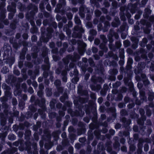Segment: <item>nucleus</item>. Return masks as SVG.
<instances>
[{
    "label": "nucleus",
    "instance_id": "obj_1",
    "mask_svg": "<svg viewBox=\"0 0 154 154\" xmlns=\"http://www.w3.org/2000/svg\"><path fill=\"white\" fill-rule=\"evenodd\" d=\"M54 29L48 27L46 29V32L44 31L42 32V40L44 42H47L52 36V34L54 32Z\"/></svg>",
    "mask_w": 154,
    "mask_h": 154
},
{
    "label": "nucleus",
    "instance_id": "obj_2",
    "mask_svg": "<svg viewBox=\"0 0 154 154\" xmlns=\"http://www.w3.org/2000/svg\"><path fill=\"white\" fill-rule=\"evenodd\" d=\"M94 103L92 100H89L88 104H85L84 106V110L86 114H90L92 110L96 109V107L94 105Z\"/></svg>",
    "mask_w": 154,
    "mask_h": 154
},
{
    "label": "nucleus",
    "instance_id": "obj_3",
    "mask_svg": "<svg viewBox=\"0 0 154 154\" xmlns=\"http://www.w3.org/2000/svg\"><path fill=\"white\" fill-rule=\"evenodd\" d=\"M75 108H78V110H75L73 112L72 116L76 117H82L85 115V112L82 110L83 109H84V106L80 104Z\"/></svg>",
    "mask_w": 154,
    "mask_h": 154
},
{
    "label": "nucleus",
    "instance_id": "obj_4",
    "mask_svg": "<svg viewBox=\"0 0 154 154\" xmlns=\"http://www.w3.org/2000/svg\"><path fill=\"white\" fill-rule=\"evenodd\" d=\"M146 66L145 63L144 62H139L137 66L134 69V71L136 74L141 73L143 70L145 68Z\"/></svg>",
    "mask_w": 154,
    "mask_h": 154
},
{
    "label": "nucleus",
    "instance_id": "obj_5",
    "mask_svg": "<svg viewBox=\"0 0 154 154\" xmlns=\"http://www.w3.org/2000/svg\"><path fill=\"white\" fill-rule=\"evenodd\" d=\"M48 49L46 47L43 48L42 53V55L44 57V62L46 64H50L49 62V58L48 56Z\"/></svg>",
    "mask_w": 154,
    "mask_h": 154
},
{
    "label": "nucleus",
    "instance_id": "obj_6",
    "mask_svg": "<svg viewBox=\"0 0 154 154\" xmlns=\"http://www.w3.org/2000/svg\"><path fill=\"white\" fill-rule=\"evenodd\" d=\"M148 42V40L147 38L144 37L143 38L142 40V41L140 42L139 45L142 48H140V51L141 52H143L145 51V50L143 49V48H145L147 45Z\"/></svg>",
    "mask_w": 154,
    "mask_h": 154
},
{
    "label": "nucleus",
    "instance_id": "obj_7",
    "mask_svg": "<svg viewBox=\"0 0 154 154\" xmlns=\"http://www.w3.org/2000/svg\"><path fill=\"white\" fill-rule=\"evenodd\" d=\"M102 36L105 38V39H103V42L100 44L99 48L103 51L106 52L108 51V48L106 46V44L107 42L106 39L104 35H103Z\"/></svg>",
    "mask_w": 154,
    "mask_h": 154
},
{
    "label": "nucleus",
    "instance_id": "obj_8",
    "mask_svg": "<svg viewBox=\"0 0 154 154\" xmlns=\"http://www.w3.org/2000/svg\"><path fill=\"white\" fill-rule=\"evenodd\" d=\"M118 70L116 68L111 69L109 70V73L111 75L110 79L112 80L115 81V76L118 74Z\"/></svg>",
    "mask_w": 154,
    "mask_h": 154
},
{
    "label": "nucleus",
    "instance_id": "obj_9",
    "mask_svg": "<svg viewBox=\"0 0 154 154\" xmlns=\"http://www.w3.org/2000/svg\"><path fill=\"white\" fill-rule=\"evenodd\" d=\"M73 31H74L77 32H80V33L82 34L85 32V30L82 28V25H77L74 26L73 28Z\"/></svg>",
    "mask_w": 154,
    "mask_h": 154
},
{
    "label": "nucleus",
    "instance_id": "obj_10",
    "mask_svg": "<svg viewBox=\"0 0 154 154\" xmlns=\"http://www.w3.org/2000/svg\"><path fill=\"white\" fill-rule=\"evenodd\" d=\"M78 126L81 128L78 130V132L81 134L85 132L86 129L85 128V125L84 123L82 122H79L78 124Z\"/></svg>",
    "mask_w": 154,
    "mask_h": 154
},
{
    "label": "nucleus",
    "instance_id": "obj_11",
    "mask_svg": "<svg viewBox=\"0 0 154 154\" xmlns=\"http://www.w3.org/2000/svg\"><path fill=\"white\" fill-rule=\"evenodd\" d=\"M71 57V60L72 62H75L78 60L80 58V56L76 52H74L73 55L70 54Z\"/></svg>",
    "mask_w": 154,
    "mask_h": 154
},
{
    "label": "nucleus",
    "instance_id": "obj_12",
    "mask_svg": "<svg viewBox=\"0 0 154 154\" xmlns=\"http://www.w3.org/2000/svg\"><path fill=\"white\" fill-rule=\"evenodd\" d=\"M114 20V21L111 23L112 26L114 27H117L120 24V21L118 17H115Z\"/></svg>",
    "mask_w": 154,
    "mask_h": 154
},
{
    "label": "nucleus",
    "instance_id": "obj_13",
    "mask_svg": "<svg viewBox=\"0 0 154 154\" xmlns=\"http://www.w3.org/2000/svg\"><path fill=\"white\" fill-rule=\"evenodd\" d=\"M19 144L18 148L20 151H23L25 149V144L24 141L22 139H19Z\"/></svg>",
    "mask_w": 154,
    "mask_h": 154
},
{
    "label": "nucleus",
    "instance_id": "obj_14",
    "mask_svg": "<svg viewBox=\"0 0 154 154\" xmlns=\"http://www.w3.org/2000/svg\"><path fill=\"white\" fill-rule=\"evenodd\" d=\"M139 4H140L139 2H136V3L131 5L130 9V12L131 13H134L135 12L136 9L137 8L138 5Z\"/></svg>",
    "mask_w": 154,
    "mask_h": 154
},
{
    "label": "nucleus",
    "instance_id": "obj_15",
    "mask_svg": "<svg viewBox=\"0 0 154 154\" xmlns=\"http://www.w3.org/2000/svg\"><path fill=\"white\" fill-rule=\"evenodd\" d=\"M27 9L28 10H34L35 11L38 10V7L32 3H30L27 7Z\"/></svg>",
    "mask_w": 154,
    "mask_h": 154
},
{
    "label": "nucleus",
    "instance_id": "obj_16",
    "mask_svg": "<svg viewBox=\"0 0 154 154\" xmlns=\"http://www.w3.org/2000/svg\"><path fill=\"white\" fill-rule=\"evenodd\" d=\"M25 150L30 151L31 149L32 143L29 141V140H26V141L25 142Z\"/></svg>",
    "mask_w": 154,
    "mask_h": 154
},
{
    "label": "nucleus",
    "instance_id": "obj_17",
    "mask_svg": "<svg viewBox=\"0 0 154 154\" xmlns=\"http://www.w3.org/2000/svg\"><path fill=\"white\" fill-rule=\"evenodd\" d=\"M104 26L103 28V32H106L108 30L110 26L109 22L107 21H105L104 23Z\"/></svg>",
    "mask_w": 154,
    "mask_h": 154
},
{
    "label": "nucleus",
    "instance_id": "obj_18",
    "mask_svg": "<svg viewBox=\"0 0 154 154\" xmlns=\"http://www.w3.org/2000/svg\"><path fill=\"white\" fill-rule=\"evenodd\" d=\"M48 27L53 28V29H56L57 28V24L56 22L54 21L51 18L50 22L49 23L48 25Z\"/></svg>",
    "mask_w": 154,
    "mask_h": 154
},
{
    "label": "nucleus",
    "instance_id": "obj_19",
    "mask_svg": "<svg viewBox=\"0 0 154 154\" xmlns=\"http://www.w3.org/2000/svg\"><path fill=\"white\" fill-rule=\"evenodd\" d=\"M6 119L3 118H1L0 120V125L2 126V127L4 126L5 127L3 128H2V129L4 130H8V128L7 126H5L6 124Z\"/></svg>",
    "mask_w": 154,
    "mask_h": 154
},
{
    "label": "nucleus",
    "instance_id": "obj_20",
    "mask_svg": "<svg viewBox=\"0 0 154 154\" xmlns=\"http://www.w3.org/2000/svg\"><path fill=\"white\" fill-rule=\"evenodd\" d=\"M18 8L21 11H24L27 9V7L25 4H22L21 3H19L18 5Z\"/></svg>",
    "mask_w": 154,
    "mask_h": 154
},
{
    "label": "nucleus",
    "instance_id": "obj_21",
    "mask_svg": "<svg viewBox=\"0 0 154 154\" xmlns=\"http://www.w3.org/2000/svg\"><path fill=\"white\" fill-rule=\"evenodd\" d=\"M40 98V100H37L36 102L40 107H42L44 105L45 102V100L43 97H41Z\"/></svg>",
    "mask_w": 154,
    "mask_h": 154
},
{
    "label": "nucleus",
    "instance_id": "obj_22",
    "mask_svg": "<svg viewBox=\"0 0 154 154\" xmlns=\"http://www.w3.org/2000/svg\"><path fill=\"white\" fill-rule=\"evenodd\" d=\"M70 60H71V57L70 56V54H68L66 57L64 58L62 60L64 65H68Z\"/></svg>",
    "mask_w": 154,
    "mask_h": 154
},
{
    "label": "nucleus",
    "instance_id": "obj_23",
    "mask_svg": "<svg viewBox=\"0 0 154 154\" xmlns=\"http://www.w3.org/2000/svg\"><path fill=\"white\" fill-rule=\"evenodd\" d=\"M31 131L29 130H26L25 134V139L26 140H29L30 139Z\"/></svg>",
    "mask_w": 154,
    "mask_h": 154
},
{
    "label": "nucleus",
    "instance_id": "obj_24",
    "mask_svg": "<svg viewBox=\"0 0 154 154\" xmlns=\"http://www.w3.org/2000/svg\"><path fill=\"white\" fill-rule=\"evenodd\" d=\"M85 8V5H82L79 8V14L81 17H84L85 14L83 13Z\"/></svg>",
    "mask_w": 154,
    "mask_h": 154
},
{
    "label": "nucleus",
    "instance_id": "obj_25",
    "mask_svg": "<svg viewBox=\"0 0 154 154\" xmlns=\"http://www.w3.org/2000/svg\"><path fill=\"white\" fill-rule=\"evenodd\" d=\"M152 12V11L149 8H146L145 9V13L143 14V17L146 18L148 17Z\"/></svg>",
    "mask_w": 154,
    "mask_h": 154
},
{
    "label": "nucleus",
    "instance_id": "obj_26",
    "mask_svg": "<svg viewBox=\"0 0 154 154\" xmlns=\"http://www.w3.org/2000/svg\"><path fill=\"white\" fill-rule=\"evenodd\" d=\"M94 138V135L92 130H89L88 132V141H91Z\"/></svg>",
    "mask_w": 154,
    "mask_h": 154
},
{
    "label": "nucleus",
    "instance_id": "obj_27",
    "mask_svg": "<svg viewBox=\"0 0 154 154\" xmlns=\"http://www.w3.org/2000/svg\"><path fill=\"white\" fill-rule=\"evenodd\" d=\"M68 98V96L67 93H64L63 95L61 96L60 98V101L63 103H64L66 101V100Z\"/></svg>",
    "mask_w": 154,
    "mask_h": 154
},
{
    "label": "nucleus",
    "instance_id": "obj_28",
    "mask_svg": "<svg viewBox=\"0 0 154 154\" xmlns=\"http://www.w3.org/2000/svg\"><path fill=\"white\" fill-rule=\"evenodd\" d=\"M72 36L74 38H81L82 37V35L80 32H76L75 31H73L72 33Z\"/></svg>",
    "mask_w": 154,
    "mask_h": 154
},
{
    "label": "nucleus",
    "instance_id": "obj_29",
    "mask_svg": "<svg viewBox=\"0 0 154 154\" xmlns=\"http://www.w3.org/2000/svg\"><path fill=\"white\" fill-rule=\"evenodd\" d=\"M57 102V100L55 99L52 98L50 102V106L52 109L55 108V105Z\"/></svg>",
    "mask_w": 154,
    "mask_h": 154
},
{
    "label": "nucleus",
    "instance_id": "obj_30",
    "mask_svg": "<svg viewBox=\"0 0 154 154\" xmlns=\"http://www.w3.org/2000/svg\"><path fill=\"white\" fill-rule=\"evenodd\" d=\"M148 100L149 101H152L154 99V93L149 92L148 93Z\"/></svg>",
    "mask_w": 154,
    "mask_h": 154
},
{
    "label": "nucleus",
    "instance_id": "obj_31",
    "mask_svg": "<svg viewBox=\"0 0 154 154\" xmlns=\"http://www.w3.org/2000/svg\"><path fill=\"white\" fill-rule=\"evenodd\" d=\"M75 23L77 25H82V23L80 18L77 16L75 15L74 18Z\"/></svg>",
    "mask_w": 154,
    "mask_h": 154
},
{
    "label": "nucleus",
    "instance_id": "obj_32",
    "mask_svg": "<svg viewBox=\"0 0 154 154\" xmlns=\"http://www.w3.org/2000/svg\"><path fill=\"white\" fill-rule=\"evenodd\" d=\"M46 96L48 97L51 96L52 94L51 89L49 88H47L46 89Z\"/></svg>",
    "mask_w": 154,
    "mask_h": 154
},
{
    "label": "nucleus",
    "instance_id": "obj_33",
    "mask_svg": "<svg viewBox=\"0 0 154 154\" xmlns=\"http://www.w3.org/2000/svg\"><path fill=\"white\" fill-rule=\"evenodd\" d=\"M10 91H5L4 92V96L8 98H11L12 97V93Z\"/></svg>",
    "mask_w": 154,
    "mask_h": 154
},
{
    "label": "nucleus",
    "instance_id": "obj_34",
    "mask_svg": "<svg viewBox=\"0 0 154 154\" xmlns=\"http://www.w3.org/2000/svg\"><path fill=\"white\" fill-rule=\"evenodd\" d=\"M2 87L5 91H10L11 89L10 87L5 83H3L2 84Z\"/></svg>",
    "mask_w": 154,
    "mask_h": 154
},
{
    "label": "nucleus",
    "instance_id": "obj_35",
    "mask_svg": "<svg viewBox=\"0 0 154 154\" xmlns=\"http://www.w3.org/2000/svg\"><path fill=\"white\" fill-rule=\"evenodd\" d=\"M29 109L30 111L33 112H35L37 110V108L35 107V106L33 104H32L29 106Z\"/></svg>",
    "mask_w": 154,
    "mask_h": 154
},
{
    "label": "nucleus",
    "instance_id": "obj_36",
    "mask_svg": "<svg viewBox=\"0 0 154 154\" xmlns=\"http://www.w3.org/2000/svg\"><path fill=\"white\" fill-rule=\"evenodd\" d=\"M7 9L8 11L10 12L15 13L16 12V9L12 7V6H11L10 5H9L7 7Z\"/></svg>",
    "mask_w": 154,
    "mask_h": 154
},
{
    "label": "nucleus",
    "instance_id": "obj_37",
    "mask_svg": "<svg viewBox=\"0 0 154 154\" xmlns=\"http://www.w3.org/2000/svg\"><path fill=\"white\" fill-rule=\"evenodd\" d=\"M42 68L44 71H48L50 68V64L42 65Z\"/></svg>",
    "mask_w": 154,
    "mask_h": 154
},
{
    "label": "nucleus",
    "instance_id": "obj_38",
    "mask_svg": "<svg viewBox=\"0 0 154 154\" xmlns=\"http://www.w3.org/2000/svg\"><path fill=\"white\" fill-rule=\"evenodd\" d=\"M145 94V92L144 91H141L140 92V95L141 100H144L146 99V97Z\"/></svg>",
    "mask_w": 154,
    "mask_h": 154
},
{
    "label": "nucleus",
    "instance_id": "obj_39",
    "mask_svg": "<svg viewBox=\"0 0 154 154\" xmlns=\"http://www.w3.org/2000/svg\"><path fill=\"white\" fill-rule=\"evenodd\" d=\"M16 24L17 21H14L11 23L10 25V26L12 30H15L16 28Z\"/></svg>",
    "mask_w": 154,
    "mask_h": 154
},
{
    "label": "nucleus",
    "instance_id": "obj_40",
    "mask_svg": "<svg viewBox=\"0 0 154 154\" xmlns=\"http://www.w3.org/2000/svg\"><path fill=\"white\" fill-rule=\"evenodd\" d=\"M90 97L92 100H92L93 101L94 103V104L95 103V101L96 100V94L95 93L92 92L90 94Z\"/></svg>",
    "mask_w": 154,
    "mask_h": 154
},
{
    "label": "nucleus",
    "instance_id": "obj_41",
    "mask_svg": "<svg viewBox=\"0 0 154 154\" xmlns=\"http://www.w3.org/2000/svg\"><path fill=\"white\" fill-rule=\"evenodd\" d=\"M5 17V11L2 10L0 13V20H4Z\"/></svg>",
    "mask_w": 154,
    "mask_h": 154
},
{
    "label": "nucleus",
    "instance_id": "obj_42",
    "mask_svg": "<svg viewBox=\"0 0 154 154\" xmlns=\"http://www.w3.org/2000/svg\"><path fill=\"white\" fill-rule=\"evenodd\" d=\"M144 142V140L143 139H140L138 141V143L137 144L138 148H142L143 146V143Z\"/></svg>",
    "mask_w": 154,
    "mask_h": 154
},
{
    "label": "nucleus",
    "instance_id": "obj_43",
    "mask_svg": "<svg viewBox=\"0 0 154 154\" xmlns=\"http://www.w3.org/2000/svg\"><path fill=\"white\" fill-rule=\"evenodd\" d=\"M5 33L6 35L9 36L12 35L14 34L13 30L8 29L5 30Z\"/></svg>",
    "mask_w": 154,
    "mask_h": 154
},
{
    "label": "nucleus",
    "instance_id": "obj_44",
    "mask_svg": "<svg viewBox=\"0 0 154 154\" xmlns=\"http://www.w3.org/2000/svg\"><path fill=\"white\" fill-rule=\"evenodd\" d=\"M78 100L79 102L81 103H85L87 102L88 99L86 98L79 97Z\"/></svg>",
    "mask_w": 154,
    "mask_h": 154
},
{
    "label": "nucleus",
    "instance_id": "obj_45",
    "mask_svg": "<svg viewBox=\"0 0 154 154\" xmlns=\"http://www.w3.org/2000/svg\"><path fill=\"white\" fill-rule=\"evenodd\" d=\"M8 138L9 140L13 141L16 139V136L13 134H10L8 136Z\"/></svg>",
    "mask_w": 154,
    "mask_h": 154
},
{
    "label": "nucleus",
    "instance_id": "obj_46",
    "mask_svg": "<svg viewBox=\"0 0 154 154\" xmlns=\"http://www.w3.org/2000/svg\"><path fill=\"white\" fill-rule=\"evenodd\" d=\"M62 145L64 147L66 146H67L69 145V141L66 140H63L62 142Z\"/></svg>",
    "mask_w": 154,
    "mask_h": 154
},
{
    "label": "nucleus",
    "instance_id": "obj_47",
    "mask_svg": "<svg viewBox=\"0 0 154 154\" xmlns=\"http://www.w3.org/2000/svg\"><path fill=\"white\" fill-rule=\"evenodd\" d=\"M123 96L122 94L121 93H118L117 97L115 98V100L116 101H120L122 100Z\"/></svg>",
    "mask_w": 154,
    "mask_h": 154
},
{
    "label": "nucleus",
    "instance_id": "obj_48",
    "mask_svg": "<svg viewBox=\"0 0 154 154\" xmlns=\"http://www.w3.org/2000/svg\"><path fill=\"white\" fill-rule=\"evenodd\" d=\"M9 71L8 68L6 66H3L1 69V72L2 73L5 74L7 73Z\"/></svg>",
    "mask_w": 154,
    "mask_h": 154
},
{
    "label": "nucleus",
    "instance_id": "obj_49",
    "mask_svg": "<svg viewBox=\"0 0 154 154\" xmlns=\"http://www.w3.org/2000/svg\"><path fill=\"white\" fill-rule=\"evenodd\" d=\"M23 51H23V52L20 54V60H23L25 59V54L27 51V49H25V51L24 53H23Z\"/></svg>",
    "mask_w": 154,
    "mask_h": 154
},
{
    "label": "nucleus",
    "instance_id": "obj_50",
    "mask_svg": "<svg viewBox=\"0 0 154 154\" xmlns=\"http://www.w3.org/2000/svg\"><path fill=\"white\" fill-rule=\"evenodd\" d=\"M64 30H65L66 34L69 36H70L71 34V30L69 28L66 27H64Z\"/></svg>",
    "mask_w": 154,
    "mask_h": 154
},
{
    "label": "nucleus",
    "instance_id": "obj_51",
    "mask_svg": "<svg viewBox=\"0 0 154 154\" xmlns=\"http://www.w3.org/2000/svg\"><path fill=\"white\" fill-rule=\"evenodd\" d=\"M51 18L50 19H45L43 20V24L44 26H46L47 25L48 26L49 25V23L50 22Z\"/></svg>",
    "mask_w": 154,
    "mask_h": 154
},
{
    "label": "nucleus",
    "instance_id": "obj_52",
    "mask_svg": "<svg viewBox=\"0 0 154 154\" xmlns=\"http://www.w3.org/2000/svg\"><path fill=\"white\" fill-rule=\"evenodd\" d=\"M120 113L122 116H127L128 114V111L125 109H122Z\"/></svg>",
    "mask_w": 154,
    "mask_h": 154
},
{
    "label": "nucleus",
    "instance_id": "obj_53",
    "mask_svg": "<svg viewBox=\"0 0 154 154\" xmlns=\"http://www.w3.org/2000/svg\"><path fill=\"white\" fill-rule=\"evenodd\" d=\"M136 149V147L134 144L130 145L129 146V151L130 152H133Z\"/></svg>",
    "mask_w": 154,
    "mask_h": 154
},
{
    "label": "nucleus",
    "instance_id": "obj_54",
    "mask_svg": "<svg viewBox=\"0 0 154 154\" xmlns=\"http://www.w3.org/2000/svg\"><path fill=\"white\" fill-rule=\"evenodd\" d=\"M94 14L96 17H99L101 14V12L98 9H96L95 11Z\"/></svg>",
    "mask_w": 154,
    "mask_h": 154
},
{
    "label": "nucleus",
    "instance_id": "obj_55",
    "mask_svg": "<svg viewBox=\"0 0 154 154\" xmlns=\"http://www.w3.org/2000/svg\"><path fill=\"white\" fill-rule=\"evenodd\" d=\"M8 100V98L4 96L1 97L0 98V100L2 103L7 102Z\"/></svg>",
    "mask_w": 154,
    "mask_h": 154
},
{
    "label": "nucleus",
    "instance_id": "obj_56",
    "mask_svg": "<svg viewBox=\"0 0 154 154\" xmlns=\"http://www.w3.org/2000/svg\"><path fill=\"white\" fill-rule=\"evenodd\" d=\"M92 150V148L90 145H88L87 147L86 152V154H89L91 153Z\"/></svg>",
    "mask_w": 154,
    "mask_h": 154
},
{
    "label": "nucleus",
    "instance_id": "obj_57",
    "mask_svg": "<svg viewBox=\"0 0 154 154\" xmlns=\"http://www.w3.org/2000/svg\"><path fill=\"white\" fill-rule=\"evenodd\" d=\"M133 63V60L131 58L128 59L127 62V65L128 66H131Z\"/></svg>",
    "mask_w": 154,
    "mask_h": 154
},
{
    "label": "nucleus",
    "instance_id": "obj_58",
    "mask_svg": "<svg viewBox=\"0 0 154 154\" xmlns=\"http://www.w3.org/2000/svg\"><path fill=\"white\" fill-rule=\"evenodd\" d=\"M44 94L42 90H39L37 92V95L40 98L43 97Z\"/></svg>",
    "mask_w": 154,
    "mask_h": 154
},
{
    "label": "nucleus",
    "instance_id": "obj_59",
    "mask_svg": "<svg viewBox=\"0 0 154 154\" xmlns=\"http://www.w3.org/2000/svg\"><path fill=\"white\" fill-rule=\"evenodd\" d=\"M99 85H97L95 86L94 85H90V87L92 91H96L98 89V87H99Z\"/></svg>",
    "mask_w": 154,
    "mask_h": 154
},
{
    "label": "nucleus",
    "instance_id": "obj_60",
    "mask_svg": "<svg viewBox=\"0 0 154 154\" xmlns=\"http://www.w3.org/2000/svg\"><path fill=\"white\" fill-rule=\"evenodd\" d=\"M143 32L146 34H149L150 33V29L149 28L143 27Z\"/></svg>",
    "mask_w": 154,
    "mask_h": 154
},
{
    "label": "nucleus",
    "instance_id": "obj_61",
    "mask_svg": "<svg viewBox=\"0 0 154 154\" xmlns=\"http://www.w3.org/2000/svg\"><path fill=\"white\" fill-rule=\"evenodd\" d=\"M94 135L96 137H99L100 135V133L99 131L97 130H95L94 132Z\"/></svg>",
    "mask_w": 154,
    "mask_h": 154
},
{
    "label": "nucleus",
    "instance_id": "obj_62",
    "mask_svg": "<svg viewBox=\"0 0 154 154\" xmlns=\"http://www.w3.org/2000/svg\"><path fill=\"white\" fill-rule=\"evenodd\" d=\"M132 43H138L139 39L135 37H132L131 38Z\"/></svg>",
    "mask_w": 154,
    "mask_h": 154
},
{
    "label": "nucleus",
    "instance_id": "obj_63",
    "mask_svg": "<svg viewBox=\"0 0 154 154\" xmlns=\"http://www.w3.org/2000/svg\"><path fill=\"white\" fill-rule=\"evenodd\" d=\"M123 45L125 47H128L130 45V42L128 40H125L123 42Z\"/></svg>",
    "mask_w": 154,
    "mask_h": 154
},
{
    "label": "nucleus",
    "instance_id": "obj_64",
    "mask_svg": "<svg viewBox=\"0 0 154 154\" xmlns=\"http://www.w3.org/2000/svg\"><path fill=\"white\" fill-rule=\"evenodd\" d=\"M64 148V147L63 146L60 145L57 146L56 149L57 151L60 152L63 150Z\"/></svg>",
    "mask_w": 154,
    "mask_h": 154
}]
</instances>
